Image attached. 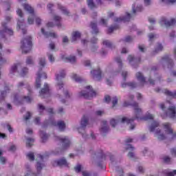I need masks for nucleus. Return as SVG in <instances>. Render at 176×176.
Masks as SVG:
<instances>
[{"instance_id": "f257e3e1", "label": "nucleus", "mask_w": 176, "mask_h": 176, "mask_svg": "<svg viewBox=\"0 0 176 176\" xmlns=\"http://www.w3.org/2000/svg\"><path fill=\"white\" fill-rule=\"evenodd\" d=\"M163 126L165 134H164L160 129H156L157 127H159V122L157 121L151 122L149 126V131L151 133L155 132V136L160 141H163L167 139L174 140V138H176V133L174 132L173 128H171V124L166 122L164 123Z\"/></svg>"}, {"instance_id": "f03ea898", "label": "nucleus", "mask_w": 176, "mask_h": 176, "mask_svg": "<svg viewBox=\"0 0 176 176\" xmlns=\"http://www.w3.org/2000/svg\"><path fill=\"white\" fill-rule=\"evenodd\" d=\"M132 106L134 109L135 116V118H129L127 117H122V118H118V120H116L115 118H112L110 120V124L112 127H116V124L120 122V123H126V124H129L130 123H133L135 119H140V116L142 115V109L140 108L138 106V103L134 102L132 104Z\"/></svg>"}, {"instance_id": "7ed1b4c3", "label": "nucleus", "mask_w": 176, "mask_h": 176, "mask_svg": "<svg viewBox=\"0 0 176 176\" xmlns=\"http://www.w3.org/2000/svg\"><path fill=\"white\" fill-rule=\"evenodd\" d=\"M31 94H32V89L29 87L28 89H24L22 91L15 94L14 96V101L15 102H21L23 100H25L26 102L30 103L32 101V98L30 96Z\"/></svg>"}, {"instance_id": "20e7f679", "label": "nucleus", "mask_w": 176, "mask_h": 176, "mask_svg": "<svg viewBox=\"0 0 176 176\" xmlns=\"http://www.w3.org/2000/svg\"><path fill=\"white\" fill-rule=\"evenodd\" d=\"M107 156L104 154L102 150H98L94 151L91 156V161L93 164L97 166V167L102 169L105 168V165L102 163L103 160H105Z\"/></svg>"}, {"instance_id": "39448f33", "label": "nucleus", "mask_w": 176, "mask_h": 176, "mask_svg": "<svg viewBox=\"0 0 176 176\" xmlns=\"http://www.w3.org/2000/svg\"><path fill=\"white\" fill-rule=\"evenodd\" d=\"M142 6L135 3L132 6L131 13H126V15L125 16L117 18L115 20V21H124V23H127V21H130L132 17H134V16H135V14L137 13V12H142Z\"/></svg>"}, {"instance_id": "423d86ee", "label": "nucleus", "mask_w": 176, "mask_h": 176, "mask_svg": "<svg viewBox=\"0 0 176 176\" xmlns=\"http://www.w3.org/2000/svg\"><path fill=\"white\" fill-rule=\"evenodd\" d=\"M48 157H49V155L47 154L38 155V157L36 158V172L34 173V176H38L41 175L42 170H43L44 167H46V164H45V160H47Z\"/></svg>"}, {"instance_id": "0eeeda50", "label": "nucleus", "mask_w": 176, "mask_h": 176, "mask_svg": "<svg viewBox=\"0 0 176 176\" xmlns=\"http://www.w3.org/2000/svg\"><path fill=\"white\" fill-rule=\"evenodd\" d=\"M87 124H89V118L87 116H84L80 120V126H76V129L80 134H82L83 138L85 140H89L90 136L89 135L85 133V130H86V127H87Z\"/></svg>"}, {"instance_id": "6e6552de", "label": "nucleus", "mask_w": 176, "mask_h": 176, "mask_svg": "<svg viewBox=\"0 0 176 176\" xmlns=\"http://www.w3.org/2000/svg\"><path fill=\"white\" fill-rule=\"evenodd\" d=\"M32 47V38L31 36L24 37L21 41V49L23 53H28Z\"/></svg>"}, {"instance_id": "1a4fd4ad", "label": "nucleus", "mask_w": 176, "mask_h": 176, "mask_svg": "<svg viewBox=\"0 0 176 176\" xmlns=\"http://www.w3.org/2000/svg\"><path fill=\"white\" fill-rule=\"evenodd\" d=\"M56 140L60 141L62 143V147L61 148H58L55 151V155H61V153H64V151L69 146H71V142L69 141V139L68 138L65 137L63 138H61L60 137L56 138Z\"/></svg>"}, {"instance_id": "9d476101", "label": "nucleus", "mask_w": 176, "mask_h": 176, "mask_svg": "<svg viewBox=\"0 0 176 176\" xmlns=\"http://www.w3.org/2000/svg\"><path fill=\"white\" fill-rule=\"evenodd\" d=\"M78 97L90 100L91 98H93V97H96V91L93 90L91 87L87 86L85 89H83L78 93Z\"/></svg>"}, {"instance_id": "9b49d317", "label": "nucleus", "mask_w": 176, "mask_h": 176, "mask_svg": "<svg viewBox=\"0 0 176 176\" xmlns=\"http://www.w3.org/2000/svg\"><path fill=\"white\" fill-rule=\"evenodd\" d=\"M10 74H19L21 76H25L28 74V69L27 67H23L21 64L17 63L11 67Z\"/></svg>"}, {"instance_id": "f8f14e48", "label": "nucleus", "mask_w": 176, "mask_h": 176, "mask_svg": "<svg viewBox=\"0 0 176 176\" xmlns=\"http://www.w3.org/2000/svg\"><path fill=\"white\" fill-rule=\"evenodd\" d=\"M108 157L110 159L111 164H109V167L111 168H115L116 172V176H123L124 173L123 172V168L120 166H115V164H116V158L115 157V155L112 154H109Z\"/></svg>"}, {"instance_id": "ddd939ff", "label": "nucleus", "mask_w": 176, "mask_h": 176, "mask_svg": "<svg viewBox=\"0 0 176 176\" xmlns=\"http://www.w3.org/2000/svg\"><path fill=\"white\" fill-rule=\"evenodd\" d=\"M65 70H60L58 74H56V87L61 90L64 87V81L63 79L65 78Z\"/></svg>"}, {"instance_id": "4468645a", "label": "nucleus", "mask_w": 176, "mask_h": 176, "mask_svg": "<svg viewBox=\"0 0 176 176\" xmlns=\"http://www.w3.org/2000/svg\"><path fill=\"white\" fill-rule=\"evenodd\" d=\"M16 13L18 14V16H19L20 19H18V23H17V30H21L22 33L23 34H27V30H25V28H24V25L23 24H24V19H23V17H24V14L23 13V11L21 9H18L16 10Z\"/></svg>"}, {"instance_id": "2eb2a0df", "label": "nucleus", "mask_w": 176, "mask_h": 176, "mask_svg": "<svg viewBox=\"0 0 176 176\" xmlns=\"http://www.w3.org/2000/svg\"><path fill=\"white\" fill-rule=\"evenodd\" d=\"M23 6L25 10L30 14V16L28 18V24H34V17H35V12H34V8L27 3L23 4Z\"/></svg>"}, {"instance_id": "dca6fc26", "label": "nucleus", "mask_w": 176, "mask_h": 176, "mask_svg": "<svg viewBox=\"0 0 176 176\" xmlns=\"http://www.w3.org/2000/svg\"><path fill=\"white\" fill-rule=\"evenodd\" d=\"M176 19L174 18L170 19V20H168L166 18H162V19L160 21V24L162 27H166V28H168V27H172L173 25H175Z\"/></svg>"}, {"instance_id": "f3484780", "label": "nucleus", "mask_w": 176, "mask_h": 176, "mask_svg": "<svg viewBox=\"0 0 176 176\" xmlns=\"http://www.w3.org/2000/svg\"><path fill=\"white\" fill-rule=\"evenodd\" d=\"M160 63L163 67H166V65H167L168 68H173L174 67V62L173 61V59L167 55L162 58Z\"/></svg>"}, {"instance_id": "a211bd4d", "label": "nucleus", "mask_w": 176, "mask_h": 176, "mask_svg": "<svg viewBox=\"0 0 176 176\" xmlns=\"http://www.w3.org/2000/svg\"><path fill=\"white\" fill-rule=\"evenodd\" d=\"M41 78H43L46 79L47 78V74L45 72H41V69H38V72L36 74V89L41 88Z\"/></svg>"}, {"instance_id": "6ab92c4d", "label": "nucleus", "mask_w": 176, "mask_h": 176, "mask_svg": "<svg viewBox=\"0 0 176 176\" xmlns=\"http://www.w3.org/2000/svg\"><path fill=\"white\" fill-rule=\"evenodd\" d=\"M166 116L170 118V119H175L176 116V107L175 105L173 104L168 107L166 111L165 112Z\"/></svg>"}, {"instance_id": "aec40b11", "label": "nucleus", "mask_w": 176, "mask_h": 176, "mask_svg": "<svg viewBox=\"0 0 176 176\" xmlns=\"http://www.w3.org/2000/svg\"><path fill=\"white\" fill-rule=\"evenodd\" d=\"M127 60L131 67L133 68H138V63L141 61L140 58H135L133 55H129Z\"/></svg>"}, {"instance_id": "412c9836", "label": "nucleus", "mask_w": 176, "mask_h": 176, "mask_svg": "<svg viewBox=\"0 0 176 176\" xmlns=\"http://www.w3.org/2000/svg\"><path fill=\"white\" fill-rule=\"evenodd\" d=\"M109 125L108 124V121L103 120L101 122L100 128L99 129L100 133L102 135H106L107 133H109Z\"/></svg>"}, {"instance_id": "4be33fe9", "label": "nucleus", "mask_w": 176, "mask_h": 176, "mask_svg": "<svg viewBox=\"0 0 176 176\" xmlns=\"http://www.w3.org/2000/svg\"><path fill=\"white\" fill-rule=\"evenodd\" d=\"M102 74V72H101V69L100 67H98L95 69H93L91 71V75L93 79L96 81L101 80V75Z\"/></svg>"}, {"instance_id": "5701e85b", "label": "nucleus", "mask_w": 176, "mask_h": 176, "mask_svg": "<svg viewBox=\"0 0 176 176\" xmlns=\"http://www.w3.org/2000/svg\"><path fill=\"white\" fill-rule=\"evenodd\" d=\"M39 96L41 98H46L50 97V90L49 89V85L45 84L44 87L41 89L39 92Z\"/></svg>"}, {"instance_id": "b1692460", "label": "nucleus", "mask_w": 176, "mask_h": 176, "mask_svg": "<svg viewBox=\"0 0 176 176\" xmlns=\"http://www.w3.org/2000/svg\"><path fill=\"white\" fill-rule=\"evenodd\" d=\"M3 30H0V35L1 38H5V34H8V35H13V30L10 28H8L6 23H2Z\"/></svg>"}, {"instance_id": "393cba45", "label": "nucleus", "mask_w": 176, "mask_h": 176, "mask_svg": "<svg viewBox=\"0 0 176 176\" xmlns=\"http://www.w3.org/2000/svg\"><path fill=\"white\" fill-rule=\"evenodd\" d=\"M155 91L157 93H164L165 96H167L168 97H171L172 98H175L176 97V91L172 92L171 91H169L167 89H162L160 88L155 89Z\"/></svg>"}, {"instance_id": "a878e982", "label": "nucleus", "mask_w": 176, "mask_h": 176, "mask_svg": "<svg viewBox=\"0 0 176 176\" xmlns=\"http://www.w3.org/2000/svg\"><path fill=\"white\" fill-rule=\"evenodd\" d=\"M133 139L131 138H126L125 139V149L126 151H134V146H133L131 144H129L130 143L133 142Z\"/></svg>"}, {"instance_id": "bb28decb", "label": "nucleus", "mask_w": 176, "mask_h": 176, "mask_svg": "<svg viewBox=\"0 0 176 176\" xmlns=\"http://www.w3.org/2000/svg\"><path fill=\"white\" fill-rule=\"evenodd\" d=\"M53 166H68V162H67V160L65 158H62L58 160L54 161Z\"/></svg>"}, {"instance_id": "cd10ccee", "label": "nucleus", "mask_w": 176, "mask_h": 176, "mask_svg": "<svg viewBox=\"0 0 176 176\" xmlns=\"http://www.w3.org/2000/svg\"><path fill=\"white\" fill-rule=\"evenodd\" d=\"M41 33L44 35L45 38H58L57 34L55 32H45L44 28H41Z\"/></svg>"}, {"instance_id": "c85d7f7f", "label": "nucleus", "mask_w": 176, "mask_h": 176, "mask_svg": "<svg viewBox=\"0 0 176 176\" xmlns=\"http://www.w3.org/2000/svg\"><path fill=\"white\" fill-rule=\"evenodd\" d=\"M8 93H10V89H9V87H5L4 90L1 92L0 101H3Z\"/></svg>"}, {"instance_id": "c756f323", "label": "nucleus", "mask_w": 176, "mask_h": 176, "mask_svg": "<svg viewBox=\"0 0 176 176\" xmlns=\"http://www.w3.org/2000/svg\"><path fill=\"white\" fill-rule=\"evenodd\" d=\"M122 89H126V87H131V89H135L137 87V83L135 82H122L121 84Z\"/></svg>"}, {"instance_id": "7c9ffc66", "label": "nucleus", "mask_w": 176, "mask_h": 176, "mask_svg": "<svg viewBox=\"0 0 176 176\" xmlns=\"http://www.w3.org/2000/svg\"><path fill=\"white\" fill-rule=\"evenodd\" d=\"M56 126L59 131H64L65 130V122L64 121H58Z\"/></svg>"}, {"instance_id": "2f4dec72", "label": "nucleus", "mask_w": 176, "mask_h": 176, "mask_svg": "<svg viewBox=\"0 0 176 176\" xmlns=\"http://www.w3.org/2000/svg\"><path fill=\"white\" fill-rule=\"evenodd\" d=\"M81 34L80 32L76 31L72 33V42H76L77 39H80Z\"/></svg>"}, {"instance_id": "473e14b6", "label": "nucleus", "mask_w": 176, "mask_h": 176, "mask_svg": "<svg viewBox=\"0 0 176 176\" xmlns=\"http://www.w3.org/2000/svg\"><path fill=\"white\" fill-rule=\"evenodd\" d=\"M57 6L58 9L61 10L63 14H66V16H69V11L65 7L63 6V5H61L60 3H58Z\"/></svg>"}, {"instance_id": "72a5a7b5", "label": "nucleus", "mask_w": 176, "mask_h": 176, "mask_svg": "<svg viewBox=\"0 0 176 176\" xmlns=\"http://www.w3.org/2000/svg\"><path fill=\"white\" fill-rule=\"evenodd\" d=\"M102 44L104 46L109 47L110 49H115L116 47L115 45H113V43H112L109 40H104Z\"/></svg>"}, {"instance_id": "f704fd0d", "label": "nucleus", "mask_w": 176, "mask_h": 176, "mask_svg": "<svg viewBox=\"0 0 176 176\" xmlns=\"http://www.w3.org/2000/svg\"><path fill=\"white\" fill-rule=\"evenodd\" d=\"M7 162L8 159H6V157H3V152H2V150L0 149V164L5 166Z\"/></svg>"}, {"instance_id": "c9c22d12", "label": "nucleus", "mask_w": 176, "mask_h": 176, "mask_svg": "<svg viewBox=\"0 0 176 176\" xmlns=\"http://www.w3.org/2000/svg\"><path fill=\"white\" fill-rule=\"evenodd\" d=\"M25 167L27 175H35L36 173L32 172V169L31 168V165H30V164H26Z\"/></svg>"}, {"instance_id": "e433bc0d", "label": "nucleus", "mask_w": 176, "mask_h": 176, "mask_svg": "<svg viewBox=\"0 0 176 176\" xmlns=\"http://www.w3.org/2000/svg\"><path fill=\"white\" fill-rule=\"evenodd\" d=\"M136 78L140 82L145 83V77L144 76V74H142V73L138 72L136 74Z\"/></svg>"}, {"instance_id": "4c0bfd02", "label": "nucleus", "mask_w": 176, "mask_h": 176, "mask_svg": "<svg viewBox=\"0 0 176 176\" xmlns=\"http://www.w3.org/2000/svg\"><path fill=\"white\" fill-rule=\"evenodd\" d=\"M34 142H35V139L32 138H26V146L27 148H31L32 145H34Z\"/></svg>"}, {"instance_id": "58836bf2", "label": "nucleus", "mask_w": 176, "mask_h": 176, "mask_svg": "<svg viewBox=\"0 0 176 176\" xmlns=\"http://www.w3.org/2000/svg\"><path fill=\"white\" fill-rule=\"evenodd\" d=\"M134 41V38L131 36H126L124 38L120 40V42H125L126 43H131Z\"/></svg>"}, {"instance_id": "ea45409f", "label": "nucleus", "mask_w": 176, "mask_h": 176, "mask_svg": "<svg viewBox=\"0 0 176 176\" xmlns=\"http://www.w3.org/2000/svg\"><path fill=\"white\" fill-rule=\"evenodd\" d=\"M38 64L40 65L39 69H41V74L44 72H42V69L44 68L45 65H46V58H40Z\"/></svg>"}, {"instance_id": "a19ab883", "label": "nucleus", "mask_w": 176, "mask_h": 176, "mask_svg": "<svg viewBox=\"0 0 176 176\" xmlns=\"http://www.w3.org/2000/svg\"><path fill=\"white\" fill-rule=\"evenodd\" d=\"M163 50V45L162 44H158L155 47V50L152 52V56H155V54H157L159 52H162Z\"/></svg>"}, {"instance_id": "79ce46f5", "label": "nucleus", "mask_w": 176, "mask_h": 176, "mask_svg": "<svg viewBox=\"0 0 176 176\" xmlns=\"http://www.w3.org/2000/svg\"><path fill=\"white\" fill-rule=\"evenodd\" d=\"M40 137L41 138L42 142H45V141H47V138H49V135H47L45 132L41 131H40Z\"/></svg>"}, {"instance_id": "37998d69", "label": "nucleus", "mask_w": 176, "mask_h": 176, "mask_svg": "<svg viewBox=\"0 0 176 176\" xmlns=\"http://www.w3.org/2000/svg\"><path fill=\"white\" fill-rule=\"evenodd\" d=\"M65 60H67V61L69 63H71V64H75V63H76V56H70L69 57H66Z\"/></svg>"}, {"instance_id": "c03bdc74", "label": "nucleus", "mask_w": 176, "mask_h": 176, "mask_svg": "<svg viewBox=\"0 0 176 176\" xmlns=\"http://www.w3.org/2000/svg\"><path fill=\"white\" fill-rule=\"evenodd\" d=\"M91 28H92L94 34H98V29L97 28V23L91 22Z\"/></svg>"}, {"instance_id": "a18cd8bd", "label": "nucleus", "mask_w": 176, "mask_h": 176, "mask_svg": "<svg viewBox=\"0 0 176 176\" xmlns=\"http://www.w3.org/2000/svg\"><path fill=\"white\" fill-rule=\"evenodd\" d=\"M31 116H32V113L30 111L26 113V115L23 116V120L25 123H28V120L31 119Z\"/></svg>"}, {"instance_id": "49530a36", "label": "nucleus", "mask_w": 176, "mask_h": 176, "mask_svg": "<svg viewBox=\"0 0 176 176\" xmlns=\"http://www.w3.org/2000/svg\"><path fill=\"white\" fill-rule=\"evenodd\" d=\"M34 19L35 20V23L36 24V25H38V27L42 25V19L39 16H36L34 15V16L33 17V21H34Z\"/></svg>"}, {"instance_id": "de8ad7c7", "label": "nucleus", "mask_w": 176, "mask_h": 176, "mask_svg": "<svg viewBox=\"0 0 176 176\" xmlns=\"http://www.w3.org/2000/svg\"><path fill=\"white\" fill-rule=\"evenodd\" d=\"M26 157L30 162H34V160H35V155H34V153L32 152L28 153L26 155Z\"/></svg>"}, {"instance_id": "09e8293b", "label": "nucleus", "mask_w": 176, "mask_h": 176, "mask_svg": "<svg viewBox=\"0 0 176 176\" xmlns=\"http://www.w3.org/2000/svg\"><path fill=\"white\" fill-rule=\"evenodd\" d=\"M87 5L90 9H96L97 6L94 3V1L93 0H87Z\"/></svg>"}, {"instance_id": "8fccbe9b", "label": "nucleus", "mask_w": 176, "mask_h": 176, "mask_svg": "<svg viewBox=\"0 0 176 176\" xmlns=\"http://www.w3.org/2000/svg\"><path fill=\"white\" fill-rule=\"evenodd\" d=\"M63 94L65 98H71L72 97V93L69 92L68 89H63Z\"/></svg>"}, {"instance_id": "3c124183", "label": "nucleus", "mask_w": 176, "mask_h": 176, "mask_svg": "<svg viewBox=\"0 0 176 176\" xmlns=\"http://www.w3.org/2000/svg\"><path fill=\"white\" fill-rule=\"evenodd\" d=\"M72 79L75 80V82H78L83 81V78L78 76L77 74H73Z\"/></svg>"}, {"instance_id": "603ef678", "label": "nucleus", "mask_w": 176, "mask_h": 176, "mask_svg": "<svg viewBox=\"0 0 176 176\" xmlns=\"http://www.w3.org/2000/svg\"><path fill=\"white\" fill-rule=\"evenodd\" d=\"M148 41L152 42V41H155V39H156V38H157V34H156L155 33H149L148 34Z\"/></svg>"}, {"instance_id": "864d4df0", "label": "nucleus", "mask_w": 176, "mask_h": 176, "mask_svg": "<svg viewBox=\"0 0 176 176\" xmlns=\"http://www.w3.org/2000/svg\"><path fill=\"white\" fill-rule=\"evenodd\" d=\"M47 56L48 59L50 61V63H54V61H55L54 56L53 55V54L52 52H48L47 53Z\"/></svg>"}, {"instance_id": "5fc2aeb1", "label": "nucleus", "mask_w": 176, "mask_h": 176, "mask_svg": "<svg viewBox=\"0 0 176 176\" xmlns=\"http://www.w3.org/2000/svg\"><path fill=\"white\" fill-rule=\"evenodd\" d=\"M26 64L27 65H34V58L32 56H28L26 58Z\"/></svg>"}, {"instance_id": "6e6d98bb", "label": "nucleus", "mask_w": 176, "mask_h": 176, "mask_svg": "<svg viewBox=\"0 0 176 176\" xmlns=\"http://www.w3.org/2000/svg\"><path fill=\"white\" fill-rule=\"evenodd\" d=\"M46 109V107H45V106H43V104L39 103L38 104V111L40 113V115H42L43 111H45Z\"/></svg>"}, {"instance_id": "4d7b16f0", "label": "nucleus", "mask_w": 176, "mask_h": 176, "mask_svg": "<svg viewBox=\"0 0 176 176\" xmlns=\"http://www.w3.org/2000/svg\"><path fill=\"white\" fill-rule=\"evenodd\" d=\"M115 61L118 64L119 69H122V67H123V63H122V58L120 57H116L115 58Z\"/></svg>"}, {"instance_id": "13d9d810", "label": "nucleus", "mask_w": 176, "mask_h": 176, "mask_svg": "<svg viewBox=\"0 0 176 176\" xmlns=\"http://www.w3.org/2000/svg\"><path fill=\"white\" fill-rule=\"evenodd\" d=\"M138 49H139L140 52H141L142 53H145V52H146V47H145V45H144V44L138 45Z\"/></svg>"}, {"instance_id": "bf43d9fd", "label": "nucleus", "mask_w": 176, "mask_h": 176, "mask_svg": "<svg viewBox=\"0 0 176 176\" xmlns=\"http://www.w3.org/2000/svg\"><path fill=\"white\" fill-rule=\"evenodd\" d=\"M158 107L160 108V109H162V111H163V112H164V113H166L167 109L166 108V104H164V103L161 102L158 104Z\"/></svg>"}, {"instance_id": "052dcab7", "label": "nucleus", "mask_w": 176, "mask_h": 176, "mask_svg": "<svg viewBox=\"0 0 176 176\" xmlns=\"http://www.w3.org/2000/svg\"><path fill=\"white\" fill-rule=\"evenodd\" d=\"M24 86H25L24 82L21 81L17 84L16 87L18 90L20 91V90H23V87H24Z\"/></svg>"}, {"instance_id": "680f3d73", "label": "nucleus", "mask_w": 176, "mask_h": 176, "mask_svg": "<svg viewBox=\"0 0 176 176\" xmlns=\"http://www.w3.org/2000/svg\"><path fill=\"white\" fill-rule=\"evenodd\" d=\"M119 28V26L118 25H114L111 26L108 29V34H112L115 30H118Z\"/></svg>"}, {"instance_id": "e2e57ef3", "label": "nucleus", "mask_w": 176, "mask_h": 176, "mask_svg": "<svg viewBox=\"0 0 176 176\" xmlns=\"http://www.w3.org/2000/svg\"><path fill=\"white\" fill-rule=\"evenodd\" d=\"M128 157L131 159V160H134V159H135V154L134 152L129 151L128 153Z\"/></svg>"}, {"instance_id": "0e129e2a", "label": "nucleus", "mask_w": 176, "mask_h": 176, "mask_svg": "<svg viewBox=\"0 0 176 176\" xmlns=\"http://www.w3.org/2000/svg\"><path fill=\"white\" fill-rule=\"evenodd\" d=\"M95 115H96V116H102V115H105V111L103 110H98L95 112Z\"/></svg>"}, {"instance_id": "69168bd1", "label": "nucleus", "mask_w": 176, "mask_h": 176, "mask_svg": "<svg viewBox=\"0 0 176 176\" xmlns=\"http://www.w3.org/2000/svg\"><path fill=\"white\" fill-rule=\"evenodd\" d=\"M112 107L115 108V107H116V105L118 104V97L115 96L112 98Z\"/></svg>"}, {"instance_id": "338daca9", "label": "nucleus", "mask_w": 176, "mask_h": 176, "mask_svg": "<svg viewBox=\"0 0 176 176\" xmlns=\"http://www.w3.org/2000/svg\"><path fill=\"white\" fill-rule=\"evenodd\" d=\"M74 170L76 173H80L82 170V165L78 164L76 166L74 167Z\"/></svg>"}, {"instance_id": "774afa93", "label": "nucleus", "mask_w": 176, "mask_h": 176, "mask_svg": "<svg viewBox=\"0 0 176 176\" xmlns=\"http://www.w3.org/2000/svg\"><path fill=\"white\" fill-rule=\"evenodd\" d=\"M140 119H142L143 120H149L153 119V115L148 114L146 117H144L143 118H140Z\"/></svg>"}]
</instances>
